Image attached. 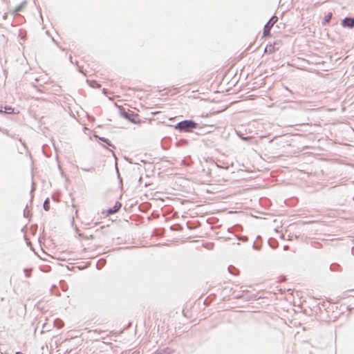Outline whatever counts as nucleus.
I'll return each instance as SVG.
<instances>
[{
	"label": "nucleus",
	"instance_id": "1",
	"mask_svg": "<svg viewBox=\"0 0 354 354\" xmlns=\"http://www.w3.org/2000/svg\"><path fill=\"white\" fill-rule=\"evenodd\" d=\"M196 124L195 122L191 120H185L179 122L176 128L180 129V131H189L192 129L196 128Z\"/></svg>",
	"mask_w": 354,
	"mask_h": 354
},
{
	"label": "nucleus",
	"instance_id": "2",
	"mask_svg": "<svg viewBox=\"0 0 354 354\" xmlns=\"http://www.w3.org/2000/svg\"><path fill=\"white\" fill-rule=\"evenodd\" d=\"M119 336V333L116 332H110L109 334H107L106 336H102L101 339L104 344H111V341L116 342L117 338Z\"/></svg>",
	"mask_w": 354,
	"mask_h": 354
},
{
	"label": "nucleus",
	"instance_id": "3",
	"mask_svg": "<svg viewBox=\"0 0 354 354\" xmlns=\"http://www.w3.org/2000/svg\"><path fill=\"white\" fill-rule=\"evenodd\" d=\"M277 21V17H272L270 21L265 25L263 28V36L268 37L270 36V30L274 25V24Z\"/></svg>",
	"mask_w": 354,
	"mask_h": 354
},
{
	"label": "nucleus",
	"instance_id": "4",
	"mask_svg": "<svg viewBox=\"0 0 354 354\" xmlns=\"http://www.w3.org/2000/svg\"><path fill=\"white\" fill-rule=\"evenodd\" d=\"M342 26L344 27H354V19L346 17L342 21Z\"/></svg>",
	"mask_w": 354,
	"mask_h": 354
},
{
	"label": "nucleus",
	"instance_id": "5",
	"mask_svg": "<svg viewBox=\"0 0 354 354\" xmlns=\"http://www.w3.org/2000/svg\"><path fill=\"white\" fill-rule=\"evenodd\" d=\"M122 204L119 201H116L114 206L112 208H110L107 210L108 214H113L118 212V210L121 208Z\"/></svg>",
	"mask_w": 354,
	"mask_h": 354
},
{
	"label": "nucleus",
	"instance_id": "6",
	"mask_svg": "<svg viewBox=\"0 0 354 354\" xmlns=\"http://www.w3.org/2000/svg\"><path fill=\"white\" fill-rule=\"evenodd\" d=\"M26 5V1L21 3L20 5H19L17 7H16L15 9L10 10V13L12 15L17 14V12L21 11L25 8Z\"/></svg>",
	"mask_w": 354,
	"mask_h": 354
},
{
	"label": "nucleus",
	"instance_id": "7",
	"mask_svg": "<svg viewBox=\"0 0 354 354\" xmlns=\"http://www.w3.org/2000/svg\"><path fill=\"white\" fill-rule=\"evenodd\" d=\"M275 44H276V43L267 45L265 48L264 52L266 53H269V54L274 53L277 50V48L275 47Z\"/></svg>",
	"mask_w": 354,
	"mask_h": 354
},
{
	"label": "nucleus",
	"instance_id": "8",
	"mask_svg": "<svg viewBox=\"0 0 354 354\" xmlns=\"http://www.w3.org/2000/svg\"><path fill=\"white\" fill-rule=\"evenodd\" d=\"M1 113H14V109L11 106H5L4 110H0Z\"/></svg>",
	"mask_w": 354,
	"mask_h": 354
},
{
	"label": "nucleus",
	"instance_id": "9",
	"mask_svg": "<svg viewBox=\"0 0 354 354\" xmlns=\"http://www.w3.org/2000/svg\"><path fill=\"white\" fill-rule=\"evenodd\" d=\"M89 85L93 88H100V85L96 81L87 80Z\"/></svg>",
	"mask_w": 354,
	"mask_h": 354
},
{
	"label": "nucleus",
	"instance_id": "10",
	"mask_svg": "<svg viewBox=\"0 0 354 354\" xmlns=\"http://www.w3.org/2000/svg\"><path fill=\"white\" fill-rule=\"evenodd\" d=\"M332 13L329 12L324 17V24H328L331 19Z\"/></svg>",
	"mask_w": 354,
	"mask_h": 354
},
{
	"label": "nucleus",
	"instance_id": "11",
	"mask_svg": "<svg viewBox=\"0 0 354 354\" xmlns=\"http://www.w3.org/2000/svg\"><path fill=\"white\" fill-rule=\"evenodd\" d=\"M44 207L46 210H48L49 209V203L48 201H46L44 202Z\"/></svg>",
	"mask_w": 354,
	"mask_h": 354
},
{
	"label": "nucleus",
	"instance_id": "12",
	"mask_svg": "<svg viewBox=\"0 0 354 354\" xmlns=\"http://www.w3.org/2000/svg\"><path fill=\"white\" fill-rule=\"evenodd\" d=\"M103 93H106V89L105 88L103 89Z\"/></svg>",
	"mask_w": 354,
	"mask_h": 354
},
{
	"label": "nucleus",
	"instance_id": "13",
	"mask_svg": "<svg viewBox=\"0 0 354 354\" xmlns=\"http://www.w3.org/2000/svg\"><path fill=\"white\" fill-rule=\"evenodd\" d=\"M123 115L125 116V117H127V113H124Z\"/></svg>",
	"mask_w": 354,
	"mask_h": 354
},
{
	"label": "nucleus",
	"instance_id": "14",
	"mask_svg": "<svg viewBox=\"0 0 354 354\" xmlns=\"http://www.w3.org/2000/svg\"><path fill=\"white\" fill-rule=\"evenodd\" d=\"M16 354H23V353H21L20 352H17Z\"/></svg>",
	"mask_w": 354,
	"mask_h": 354
},
{
	"label": "nucleus",
	"instance_id": "15",
	"mask_svg": "<svg viewBox=\"0 0 354 354\" xmlns=\"http://www.w3.org/2000/svg\"><path fill=\"white\" fill-rule=\"evenodd\" d=\"M98 333H99V334H102V331H99V332H98Z\"/></svg>",
	"mask_w": 354,
	"mask_h": 354
}]
</instances>
